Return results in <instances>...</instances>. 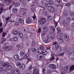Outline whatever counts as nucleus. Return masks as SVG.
Wrapping results in <instances>:
<instances>
[{
  "label": "nucleus",
  "instance_id": "1",
  "mask_svg": "<svg viewBox=\"0 0 74 74\" xmlns=\"http://www.w3.org/2000/svg\"><path fill=\"white\" fill-rule=\"evenodd\" d=\"M46 22H47L46 19L44 18H40V19L39 21L41 25L44 24V23H45Z\"/></svg>",
  "mask_w": 74,
  "mask_h": 74
},
{
  "label": "nucleus",
  "instance_id": "2",
  "mask_svg": "<svg viewBox=\"0 0 74 74\" xmlns=\"http://www.w3.org/2000/svg\"><path fill=\"white\" fill-rule=\"evenodd\" d=\"M48 10L51 12H53L55 10L54 7L52 6H49L48 7Z\"/></svg>",
  "mask_w": 74,
  "mask_h": 74
},
{
  "label": "nucleus",
  "instance_id": "3",
  "mask_svg": "<svg viewBox=\"0 0 74 74\" xmlns=\"http://www.w3.org/2000/svg\"><path fill=\"white\" fill-rule=\"evenodd\" d=\"M45 37H43L42 38V40L45 43H48L49 41H48V39H49V38H47V39H46Z\"/></svg>",
  "mask_w": 74,
  "mask_h": 74
},
{
  "label": "nucleus",
  "instance_id": "4",
  "mask_svg": "<svg viewBox=\"0 0 74 74\" xmlns=\"http://www.w3.org/2000/svg\"><path fill=\"white\" fill-rule=\"evenodd\" d=\"M64 38L66 41H69V36L67 34H65L64 35Z\"/></svg>",
  "mask_w": 74,
  "mask_h": 74
},
{
  "label": "nucleus",
  "instance_id": "5",
  "mask_svg": "<svg viewBox=\"0 0 74 74\" xmlns=\"http://www.w3.org/2000/svg\"><path fill=\"white\" fill-rule=\"evenodd\" d=\"M50 69H55L56 68V65L54 64H51L49 66Z\"/></svg>",
  "mask_w": 74,
  "mask_h": 74
},
{
  "label": "nucleus",
  "instance_id": "6",
  "mask_svg": "<svg viewBox=\"0 0 74 74\" xmlns=\"http://www.w3.org/2000/svg\"><path fill=\"white\" fill-rule=\"evenodd\" d=\"M6 68L7 70H11L12 68V65L11 64L8 65L6 67Z\"/></svg>",
  "mask_w": 74,
  "mask_h": 74
},
{
  "label": "nucleus",
  "instance_id": "7",
  "mask_svg": "<svg viewBox=\"0 0 74 74\" xmlns=\"http://www.w3.org/2000/svg\"><path fill=\"white\" fill-rule=\"evenodd\" d=\"M43 57V55L41 54H39L38 55V59L39 60H41Z\"/></svg>",
  "mask_w": 74,
  "mask_h": 74
},
{
  "label": "nucleus",
  "instance_id": "8",
  "mask_svg": "<svg viewBox=\"0 0 74 74\" xmlns=\"http://www.w3.org/2000/svg\"><path fill=\"white\" fill-rule=\"evenodd\" d=\"M58 41L59 42H60V43H62V42H63L64 41L63 38L62 37L58 38Z\"/></svg>",
  "mask_w": 74,
  "mask_h": 74
},
{
  "label": "nucleus",
  "instance_id": "9",
  "mask_svg": "<svg viewBox=\"0 0 74 74\" xmlns=\"http://www.w3.org/2000/svg\"><path fill=\"white\" fill-rule=\"evenodd\" d=\"M14 58L16 60H19V56L17 54L16 55L14 56Z\"/></svg>",
  "mask_w": 74,
  "mask_h": 74
},
{
  "label": "nucleus",
  "instance_id": "10",
  "mask_svg": "<svg viewBox=\"0 0 74 74\" xmlns=\"http://www.w3.org/2000/svg\"><path fill=\"white\" fill-rule=\"evenodd\" d=\"M33 74H39V71L37 69H35L33 71Z\"/></svg>",
  "mask_w": 74,
  "mask_h": 74
},
{
  "label": "nucleus",
  "instance_id": "11",
  "mask_svg": "<svg viewBox=\"0 0 74 74\" xmlns=\"http://www.w3.org/2000/svg\"><path fill=\"white\" fill-rule=\"evenodd\" d=\"M18 36L21 38H23V35L21 32H18Z\"/></svg>",
  "mask_w": 74,
  "mask_h": 74
},
{
  "label": "nucleus",
  "instance_id": "12",
  "mask_svg": "<svg viewBox=\"0 0 74 74\" xmlns=\"http://www.w3.org/2000/svg\"><path fill=\"white\" fill-rule=\"evenodd\" d=\"M51 58L50 59L51 60H53L54 59H55V56H54V54H51Z\"/></svg>",
  "mask_w": 74,
  "mask_h": 74
},
{
  "label": "nucleus",
  "instance_id": "13",
  "mask_svg": "<svg viewBox=\"0 0 74 74\" xmlns=\"http://www.w3.org/2000/svg\"><path fill=\"white\" fill-rule=\"evenodd\" d=\"M19 22L21 23H23V18H22V17H21L20 18H19Z\"/></svg>",
  "mask_w": 74,
  "mask_h": 74
},
{
  "label": "nucleus",
  "instance_id": "14",
  "mask_svg": "<svg viewBox=\"0 0 74 74\" xmlns=\"http://www.w3.org/2000/svg\"><path fill=\"white\" fill-rule=\"evenodd\" d=\"M25 64H22V65L20 67V69L22 70L25 68Z\"/></svg>",
  "mask_w": 74,
  "mask_h": 74
},
{
  "label": "nucleus",
  "instance_id": "15",
  "mask_svg": "<svg viewBox=\"0 0 74 74\" xmlns=\"http://www.w3.org/2000/svg\"><path fill=\"white\" fill-rule=\"evenodd\" d=\"M62 23L64 26H66V25H67V22H66V20H64L63 21Z\"/></svg>",
  "mask_w": 74,
  "mask_h": 74
},
{
  "label": "nucleus",
  "instance_id": "16",
  "mask_svg": "<svg viewBox=\"0 0 74 74\" xmlns=\"http://www.w3.org/2000/svg\"><path fill=\"white\" fill-rule=\"evenodd\" d=\"M13 4V5H15V6H16V7H18V6H19V5H20V3H19L18 2H17L16 3H14Z\"/></svg>",
  "mask_w": 74,
  "mask_h": 74
},
{
  "label": "nucleus",
  "instance_id": "17",
  "mask_svg": "<svg viewBox=\"0 0 74 74\" xmlns=\"http://www.w3.org/2000/svg\"><path fill=\"white\" fill-rule=\"evenodd\" d=\"M32 20L30 18H28L27 20L26 21V22L27 23H30Z\"/></svg>",
  "mask_w": 74,
  "mask_h": 74
},
{
  "label": "nucleus",
  "instance_id": "18",
  "mask_svg": "<svg viewBox=\"0 0 74 74\" xmlns=\"http://www.w3.org/2000/svg\"><path fill=\"white\" fill-rule=\"evenodd\" d=\"M13 34L14 35H17L19 33V32L18 31H15L13 32Z\"/></svg>",
  "mask_w": 74,
  "mask_h": 74
},
{
  "label": "nucleus",
  "instance_id": "19",
  "mask_svg": "<svg viewBox=\"0 0 74 74\" xmlns=\"http://www.w3.org/2000/svg\"><path fill=\"white\" fill-rule=\"evenodd\" d=\"M31 51L34 53H35V52H37V50L34 48H32L31 49Z\"/></svg>",
  "mask_w": 74,
  "mask_h": 74
},
{
  "label": "nucleus",
  "instance_id": "20",
  "mask_svg": "<svg viewBox=\"0 0 74 74\" xmlns=\"http://www.w3.org/2000/svg\"><path fill=\"white\" fill-rule=\"evenodd\" d=\"M12 11L14 13H16L18 11V10L14 8L12 9Z\"/></svg>",
  "mask_w": 74,
  "mask_h": 74
},
{
  "label": "nucleus",
  "instance_id": "21",
  "mask_svg": "<svg viewBox=\"0 0 74 74\" xmlns=\"http://www.w3.org/2000/svg\"><path fill=\"white\" fill-rule=\"evenodd\" d=\"M25 52L24 51H22L20 53V55L21 56H23V55H25Z\"/></svg>",
  "mask_w": 74,
  "mask_h": 74
},
{
  "label": "nucleus",
  "instance_id": "22",
  "mask_svg": "<svg viewBox=\"0 0 74 74\" xmlns=\"http://www.w3.org/2000/svg\"><path fill=\"white\" fill-rule=\"evenodd\" d=\"M15 73V74H20V71L19 70H16Z\"/></svg>",
  "mask_w": 74,
  "mask_h": 74
},
{
  "label": "nucleus",
  "instance_id": "23",
  "mask_svg": "<svg viewBox=\"0 0 74 74\" xmlns=\"http://www.w3.org/2000/svg\"><path fill=\"white\" fill-rule=\"evenodd\" d=\"M31 10L32 12H34L36 11V8L34 7H32L31 8Z\"/></svg>",
  "mask_w": 74,
  "mask_h": 74
},
{
  "label": "nucleus",
  "instance_id": "24",
  "mask_svg": "<svg viewBox=\"0 0 74 74\" xmlns=\"http://www.w3.org/2000/svg\"><path fill=\"white\" fill-rule=\"evenodd\" d=\"M69 66H65L64 68V71H67V70H68V69H69Z\"/></svg>",
  "mask_w": 74,
  "mask_h": 74
},
{
  "label": "nucleus",
  "instance_id": "25",
  "mask_svg": "<svg viewBox=\"0 0 74 74\" xmlns=\"http://www.w3.org/2000/svg\"><path fill=\"white\" fill-rule=\"evenodd\" d=\"M38 53H39L41 55L42 53V51L40 49H39L38 51Z\"/></svg>",
  "mask_w": 74,
  "mask_h": 74
},
{
  "label": "nucleus",
  "instance_id": "26",
  "mask_svg": "<svg viewBox=\"0 0 74 74\" xmlns=\"http://www.w3.org/2000/svg\"><path fill=\"white\" fill-rule=\"evenodd\" d=\"M51 30H52L53 32H55V27H54L53 26H51Z\"/></svg>",
  "mask_w": 74,
  "mask_h": 74
},
{
  "label": "nucleus",
  "instance_id": "27",
  "mask_svg": "<svg viewBox=\"0 0 74 74\" xmlns=\"http://www.w3.org/2000/svg\"><path fill=\"white\" fill-rule=\"evenodd\" d=\"M48 30V27H45L44 29V31L45 32H47V30Z\"/></svg>",
  "mask_w": 74,
  "mask_h": 74
},
{
  "label": "nucleus",
  "instance_id": "28",
  "mask_svg": "<svg viewBox=\"0 0 74 74\" xmlns=\"http://www.w3.org/2000/svg\"><path fill=\"white\" fill-rule=\"evenodd\" d=\"M70 69L71 71L74 70V65H72L70 67Z\"/></svg>",
  "mask_w": 74,
  "mask_h": 74
},
{
  "label": "nucleus",
  "instance_id": "29",
  "mask_svg": "<svg viewBox=\"0 0 74 74\" xmlns=\"http://www.w3.org/2000/svg\"><path fill=\"white\" fill-rule=\"evenodd\" d=\"M7 34V33L6 32H3L2 34V37H4L5 36V35Z\"/></svg>",
  "mask_w": 74,
  "mask_h": 74
},
{
  "label": "nucleus",
  "instance_id": "30",
  "mask_svg": "<svg viewBox=\"0 0 74 74\" xmlns=\"http://www.w3.org/2000/svg\"><path fill=\"white\" fill-rule=\"evenodd\" d=\"M14 41H17L18 40V38L17 37H14L13 38Z\"/></svg>",
  "mask_w": 74,
  "mask_h": 74
},
{
  "label": "nucleus",
  "instance_id": "31",
  "mask_svg": "<svg viewBox=\"0 0 74 74\" xmlns=\"http://www.w3.org/2000/svg\"><path fill=\"white\" fill-rule=\"evenodd\" d=\"M44 14L45 16L48 15V12L47 11L45 12Z\"/></svg>",
  "mask_w": 74,
  "mask_h": 74
},
{
  "label": "nucleus",
  "instance_id": "32",
  "mask_svg": "<svg viewBox=\"0 0 74 74\" xmlns=\"http://www.w3.org/2000/svg\"><path fill=\"white\" fill-rule=\"evenodd\" d=\"M40 48L41 49H42V50H43L44 49V47L42 45H40Z\"/></svg>",
  "mask_w": 74,
  "mask_h": 74
},
{
  "label": "nucleus",
  "instance_id": "33",
  "mask_svg": "<svg viewBox=\"0 0 74 74\" xmlns=\"http://www.w3.org/2000/svg\"><path fill=\"white\" fill-rule=\"evenodd\" d=\"M41 34L42 36H44V35H45L46 34V32H42L41 33Z\"/></svg>",
  "mask_w": 74,
  "mask_h": 74
},
{
  "label": "nucleus",
  "instance_id": "34",
  "mask_svg": "<svg viewBox=\"0 0 74 74\" xmlns=\"http://www.w3.org/2000/svg\"><path fill=\"white\" fill-rule=\"evenodd\" d=\"M55 37V36L53 35L50 37V39L51 40H53V38H54Z\"/></svg>",
  "mask_w": 74,
  "mask_h": 74
},
{
  "label": "nucleus",
  "instance_id": "35",
  "mask_svg": "<svg viewBox=\"0 0 74 74\" xmlns=\"http://www.w3.org/2000/svg\"><path fill=\"white\" fill-rule=\"evenodd\" d=\"M3 8L2 7L1 8V11L0 10V14H1L3 11Z\"/></svg>",
  "mask_w": 74,
  "mask_h": 74
},
{
  "label": "nucleus",
  "instance_id": "36",
  "mask_svg": "<svg viewBox=\"0 0 74 74\" xmlns=\"http://www.w3.org/2000/svg\"><path fill=\"white\" fill-rule=\"evenodd\" d=\"M55 1H57V2L59 4H61L62 3L61 0H55Z\"/></svg>",
  "mask_w": 74,
  "mask_h": 74
},
{
  "label": "nucleus",
  "instance_id": "37",
  "mask_svg": "<svg viewBox=\"0 0 74 74\" xmlns=\"http://www.w3.org/2000/svg\"><path fill=\"white\" fill-rule=\"evenodd\" d=\"M16 65L18 66H21V62H17L16 64Z\"/></svg>",
  "mask_w": 74,
  "mask_h": 74
},
{
  "label": "nucleus",
  "instance_id": "38",
  "mask_svg": "<svg viewBox=\"0 0 74 74\" xmlns=\"http://www.w3.org/2000/svg\"><path fill=\"white\" fill-rule=\"evenodd\" d=\"M7 50H8V51H10V50H11V47L10 46H7Z\"/></svg>",
  "mask_w": 74,
  "mask_h": 74
},
{
  "label": "nucleus",
  "instance_id": "39",
  "mask_svg": "<svg viewBox=\"0 0 74 74\" xmlns=\"http://www.w3.org/2000/svg\"><path fill=\"white\" fill-rule=\"evenodd\" d=\"M14 4V3H12L10 6L9 7V9L10 10H11V8H12V7Z\"/></svg>",
  "mask_w": 74,
  "mask_h": 74
},
{
  "label": "nucleus",
  "instance_id": "40",
  "mask_svg": "<svg viewBox=\"0 0 74 74\" xmlns=\"http://www.w3.org/2000/svg\"><path fill=\"white\" fill-rule=\"evenodd\" d=\"M55 47L56 48V49H57L58 50V49L59 48V45H56L55 46Z\"/></svg>",
  "mask_w": 74,
  "mask_h": 74
},
{
  "label": "nucleus",
  "instance_id": "41",
  "mask_svg": "<svg viewBox=\"0 0 74 74\" xmlns=\"http://www.w3.org/2000/svg\"><path fill=\"white\" fill-rule=\"evenodd\" d=\"M3 31V28L0 29V33H1Z\"/></svg>",
  "mask_w": 74,
  "mask_h": 74
},
{
  "label": "nucleus",
  "instance_id": "42",
  "mask_svg": "<svg viewBox=\"0 0 74 74\" xmlns=\"http://www.w3.org/2000/svg\"><path fill=\"white\" fill-rule=\"evenodd\" d=\"M48 5H49V4L48 3H45V7H48Z\"/></svg>",
  "mask_w": 74,
  "mask_h": 74
},
{
  "label": "nucleus",
  "instance_id": "43",
  "mask_svg": "<svg viewBox=\"0 0 74 74\" xmlns=\"http://www.w3.org/2000/svg\"><path fill=\"white\" fill-rule=\"evenodd\" d=\"M4 70V67H1L0 68V71H2L3 70Z\"/></svg>",
  "mask_w": 74,
  "mask_h": 74
},
{
  "label": "nucleus",
  "instance_id": "44",
  "mask_svg": "<svg viewBox=\"0 0 74 74\" xmlns=\"http://www.w3.org/2000/svg\"><path fill=\"white\" fill-rule=\"evenodd\" d=\"M32 44L33 46H34V45H36V42H35L33 41L32 42Z\"/></svg>",
  "mask_w": 74,
  "mask_h": 74
},
{
  "label": "nucleus",
  "instance_id": "45",
  "mask_svg": "<svg viewBox=\"0 0 74 74\" xmlns=\"http://www.w3.org/2000/svg\"><path fill=\"white\" fill-rule=\"evenodd\" d=\"M70 15L72 16H74V12H71L70 14Z\"/></svg>",
  "mask_w": 74,
  "mask_h": 74
},
{
  "label": "nucleus",
  "instance_id": "46",
  "mask_svg": "<svg viewBox=\"0 0 74 74\" xmlns=\"http://www.w3.org/2000/svg\"><path fill=\"white\" fill-rule=\"evenodd\" d=\"M47 19L48 21H51V19H52V17L48 18H47Z\"/></svg>",
  "mask_w": 74,
  "mask_h": 74
},
{
  "label": "nucleus",
  "instance_id": "47",
  "mask_svg": "<svg viewBox=\"0 0 74 74\" xmlns=\"http://www.w3.org/2000/svg\"><path fill=\"white\" fill-rule=\"evenodd\" d=\"M23 15H24V16H25V15H26V12H24L23 13Z\"/></svg>",
  "mask_w": 74,
  "mask_h": 74
},
{
  "label": "nucleus",
  "instance_id": "48",
  "mask_svg": "<svg viewBox=\"0 0 74 74\" xmlns=\"http://www.w3.org/2000/svg\"><path fill=\"white\" fill-rule=\"evenodd\" d=\"M25 58H27V57H29V54H26L25 55Z\"/></svg>",
  "mask_w": 74,
  "mask_h": 74
},
{
  "label": "nucleus",
  "instance_id": "49",
  "mask_svg": "<svg viewBox=\"0 0 74 74\" xmlns=\"http://www.w3.org/2000/svg\"><path fill=\"white\" fill-rule=\"evenodd\" d=\"M7 64H6V63H5L3 64V67H5V66H7Z\"/></svg>",
  "mask_w": 74,
  "mask_h": 74
},
{
  "label": "nucleus",
  "instance_id": "50",
  "mask_svg": "<svg viewBox=\"0 0 74 74\" xmlns=\"http://www.w3.org/2000/svg\"><path fill=\"white\" fill-rule=\"evenodd\" d=\"M28 36H30L31 35H32V33L30 32H28Z\"/></svg>",
  "mask_w": 74,
  "mask_h": 74
},
{
  "label": "nucleus",
  "instance_id": "51",
  "mask_svg": "<svg viewBox=\"0 0 74 74\" xmlns=\"http://www.w3.org/2000/svg\"><path fill=\"white\" fill-rule=\"evenodd\" d=\"M7 46H4L3 47V49H7Z\"/></svg>",
  "mask_w": 74,
  "mask_h": 74
},
{
  "label": "nucleus",
  "instance_id": "52",
  "mask_svg": "<svg viewBox=\"0 0 74 74\" xmlns=\"http://www.w3.org/2000/svg\"><path fill=\"white\" fill-rule=\"evenodd\" d=\"M40 4H41V5H43L44 4V2H43V1H40Z\"/></svg>",
  "mask_w": 74,
  "mask_h": 74
},
{
  "label": "nucleus",
  "instance_id": "53",
  "mask_svg": "<svg viewBox=\"0 0 74 74\" xmlns=\"http://www.w3.org/2000/svg\"><path fill=\"white\" fill-rule=\"evenodd\" d=\"M54 22H55V24H56L55 27H56V26H57V25H58V22L55 21H54Z\"/></svg>",
  "mask_w": 74,
  "mask_h": 74
},
{
  "label": "nucleus",
  "instance_id": "54",
  "mask_svg": "<svg viewBox=\"0 0 74 74\" xmlns=\"http://www.w3.org/2000/svg\"><path fill=\"white\" fill-rule=\"evenodd\" d=\"M29 70H30V69H32V66L31 65L30 66H29Z\"/></svg>",
  "mask_w": 74,
  "mask_h": 74
},
{
  "label": "nucleus",
  "instance_id": "55",
  "mask_svg": "<svg viewBox=\"0 0 74 74\" xmlns=\"http://www.w3.org/2000/svg\"><path fill=\"white\" fill-rule=\"evenodd\" d=\"M15 25L16 26H18V25H19V23H15Z\"/></svg>",
  "mask_w": 74,
  "mask_h": 74
},
{
  "label": "nucleus",
  "instance_id": "56",
  "mask_svg": "<svg viewBox=\"0 0 74 74\" xmlns=\"http://www.w3.org/2000/svg\"><path fill=\"white\" fill-rule=\"evenodd\" d=\"M41 32V28H39L38 30V32L40 33Z\"/></svg>",
  "mask_w": 74,
  "mask_h": 74
},
{
  "label": "nucleus",
  "instance_id": "57",
  "mask_svg": "<svg viewBox=\"0 0 74 74\" xmlns=\"http://www.w3.org/2000/svg\"><path fill=\"white\" fill-rule=\"evenodd\" d=\"M64 54V53H60V56H63V54Z\"/></svg>",
  "mask_w": 74,
  "mask_h": 74
},
{
  "label": "nucleus",
  "instance_id": "58",
  "mask_svg": "<svg viewBox=\"0 0 74 74\" xmlns=\"http://www.w3.org/2000/svg\"><path fill=\"white\" fill-rule=\"evenodd\" d=\"M58 42H55L54 43H53V45H55L56 44H58Z\"/></svg>",
  "mask_w": 74,
  "mask_h": 74
},
{
  "label": "nucleus",
  "instance_id": "59",
  "mask_svg": "<svg viewBox=\"0 0 74 74\" xmlns=\"http://www.w3.org/2000/svg\"><path fill=\"white\" fill-rule=\"evenodd\" d=\"M43 70V73H45V69H42Z\"/></svg>",
  "mask_w": 74,
  "mask_h": 74
},
{
  "label": "nucleus",
  "instance_id": "60",
  "mask_svg": "<svg viewBox=\"0 0 74 74\" xmlns=\"http://www.w3.org/2000/svg\"><path fill=\"white\" fill-rule=\"evenodd\" d=\"M6 21H8L9 19H10V18H6Z\"/></svg>",
  "mask_w": 74,
  "mask_h": 74
},
{
  "label": "nucleus",
  "instance_id": "61",
  "mask_svg": "<svg viewBox=\"0 0 74 74\" xmlns=\"http://www.w3.org/2000/svg\"><path fill=\"white\" fill-rule=\"evenodd\" d=\"M7 74H12V73L11 72H8L7 73Z\"/></svg>",
  "mask_w": 74,
  "mask_h": 74
},
{
  "label": "nucleus",
  "instance_id": "62",
  "mask_svg": "<svg viewBox=\"0 0 74 74\" xmlns=\"http://www.w3.org/2000/svg\"><path fill=\"white\" fill-rule=\"evenodd\" d=\"M72 26L73 27H74V22L72 24Z\"/></svg>",
  "mask_w": 74,
  "mask_h": 74
},
{
  "label": "nucleus",
  "instance_id": "63",
  "mask_svg": "<svg viewBox=\"0 0 74 74\" xmlns=\"http://www.w3.org/2000/svg\"><path fill=\"white\" fill-rule=\"evenodd\" d=\"M2 40L4 42V41H5V38H3Z\"/></svg>",
  "mask_w": 74,
  "mask_h": 74
},
{
  "label": "nucleus",
  "instance_id": "64",
  "mask_svg": "<svg viewBox=\"0 0 74 74\" xmlns=\"http://www.w3.org/2000/svg\"><path fill=\"white\" fill-rule=\"evenodd\" d=\"M59 60V58H56V61H58Z\"/></svg>",
  "mask_w": 74,
  "mask_h": 74
}]
</instances>
